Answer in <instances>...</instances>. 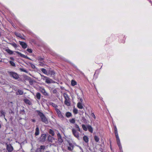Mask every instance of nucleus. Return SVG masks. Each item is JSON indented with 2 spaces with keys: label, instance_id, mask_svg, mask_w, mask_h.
Segmentation results:
<instances>
[{
  "label": "nucleus",
  "instance_id": "1",
  "mask_svg": "<svg viewBox=\"0 0 152 152\" xmlns=\"http://www.w3.org/2000/svg\"><path fill=\"white\" fill-rule=\"evenodd\" d=\"M36 112L37 113L38 115L40 117L41 121L46 124H47L48 123V119L45 117L44 114L41 112L39 110H36Z\"/></svg>",
  "mask_w": 152,
  "mask_h": 152
},
{
  "label": "nucleus",
  "instance_id": "2",
  "mask_svg": "<svg viewBox=\"0 0 152 152\" xmlns=\"http://www.w3.org/2000/svg\"><path fill=\"white\" fill-rule=\"evenodd\" d=\"M114 131L115 135L116 138L117 144L119 148V149H120V150H121V149H122V148L121 143H120V140L119 138V136H118L117 130H114Z\"/></svg>",
  "mask_w": 152,
  "mask_h": 152
},
{
  "label": "nucleus",
  "instance_id": "3",
  "mask_svg": "<svg viewBox=\"0 0 152 152\" xmlns=\"http://www.w3.org/2000/svg\"><path fill=\"white\" fill-rule=\"evenodd\" d=\"M74 128H72V132L73 135L75 137L78 139L79 137V133Z\"/></svg>",
  "mask_w": 152,
  "mask_h": 152
},
{
  "label": "nucleus",
  "instance_id": "4",
  "mask_svg": "<svg viewBox=\"0 0 152 152\" xmlns=\"http://www.w3.org/2000/svg\"><path fill=\"white\" fill-rule=\"evenodd\" d=\"M10 75L15 79H17L19 78L18 75L16 73L13 72H9Z\"/></svg>",
  "mask_w": 152,
  "mask_h": 152
},
{
  "label": "nucleus",
  "instance_id": "5",
  "mask_svg": "<svg viewBox=\"0 0 152 152\" xmlns=\"http://www.w3.org/2000/svg\"><path fill=\"white\" fill-rule=\"evenodd\" d=\"M39 91L44 96H48L49 95L48 93L46 91L45 88L42 87H40L39 88Z\"/></svg>",
  "mask_w": 152,
  "mask_h": 152
},
{
  "label": "nucleus",
  "instance_id": "6",
  "mask_svg": "<svg viewBox=\"0 0 152 152\" xmlns=\"http://www.w3.org/2000/svg\"><path fill=\"white\" fill-rule=\"evenodd\" d=\"M6 149L8 151V152H12L13 150V147L10 144H8L7 143H6Z\"/></svg>",
  "mask_w": 152,
  "mask_h": 152
},
{
  "label": "nucleus",
  "instance_id": "7",
  "mask_svg": "<svg viewBox=\"0 0 152 152\" xmlns=\"http://www.w3.org/2000/svg\"><path fill=\"white\" fill-rule=\"evenodd\" d=\"M57 136L58 143H60V144L61 143L63 142V140L59 132L57 134Z\"/></svg>",
  "mask_w": 152,
  "mask_h": 152
},
{
  "label": "nucleus",
  "instance_id": "8",
  "mask_svg": "<svg viewBox=\"0 0 152 152\" xmlns=\"http://www.w3.org/2000/svg\"><path fill=\"white\" fill-rule=\"evenodd\" d=\"M19 42L23 48L26 49L27 48V45L26 43L20 41H19Z\"/></svg>",
  "mask_w": 152,
  "mask_h": 152
},
{
  "label": "nucleus",
  "instance_id": "9",
  "mask_svg": "<svg viewBox=\"0 0 152 152\" xmlns=\"http://www.w3.org/2000/svg\"><path fill=\"white\" fill-rule=\"evenodd\" d=\"M15 52L16 53H17V54H18L19 55H20V56L22 57H23V58H25L26 59L31 60L30 58L29 57H28L26 56H25L23 54H21L19 52L15 51Z\"/></svg>",
  "mask_w": 152,
  "mask_h": 152
},
{
  "label": "nucleus",
  "instance_id": "10",
  "mask_svg": "<svg viewBox=\"0 0 152 152\" xmlns=\"http://www.w3.org/2000/svg\"><path fill=\"white\" fill-rule=\"evenodd\" d=\"M46 138V134H42L41 136L39 138L40 140L42 142L45 141Z\"/></svg>",
  "mask_w": 152,
  "mask_h": 152
},
{
  "label": "nucleus",
  "instance_id": "11",
  "mask_svg": "<svg viewBox=\"0 0 152 152\" xmlns=\"http://www.w3.org/2000/svg\"><path fill=\"white\" fill-rule=\"evenodd\" d=\"M64 103L67 106H70L71 104V102L70 100V99L65 100Z\"/></svg>",
  "mask_w": 152,
  "mask_h": 152
},
{
  "label": "nucleus",
  "instance_id": "12",
  "mask_svg": "<svg viewBox=\"0 0 152 152\" xmlns=\"http://www.w3.org/2000/svg\"><path fill=\"white\" fill-rule=\"evenodd\" d=\"M69 146L68 147L67 149L69 151H72L73 150L74 148V145L71 143H69Z\"/></svg>",
  "mask_w": 152,
  "mask_h": 152
},
{
  "label": "nucleus",
  "instance_id": "13",
  "mask_svg": "<svg viewBox=\"0 0 152 152\" xmlns=\"http://www.w3.org/2000/svg\"><path fill=\"white\" fill-rule=\"evenodd\" d=\"M36 128L35 129V136H37L39 135V128L37 125L36 126Z\"/></svg>",
  "mask_w": 152,
  "mask_h": 152
},
{
  "label": "nucleus",
  "instance_id": "14",
  "mask_svg": "<svg viewBox=\"0 0 152 152\" xmlns=\"http://www.w3.org/2000/svg\"><path fill=\"white\" fill-rule=\"evenodd\" d=\"M88 129V131L91 133H92L93 132V128L89 124L87 125Z\"/></svg>",
  "mask_w": 152,
  "mask_h": 152
},
{
  "label": "nucleus",
  "instance_id": "15",
  "mask_svg": "<svg viewBox=\"0 0 152 152\" xmlns=\"http://www.w3.org/2000/svg\"><path fill=\"white\" fill-rule=\"evenodd\" d=\"M48 75H50L52 77H53L54 76V75L55 74V73L52 70H49L48 72Z\"/></svg>",
  "mask_w": 152,
  "mask_h": 152
},
{
  "label": "nucleus",
  "instance_id": "16",
  "mask_svg": "<svg viewBox=\"0 0 152 152\" xmlns=\"http://www.w3.org/2000/svg\"><path fill=\"white\" fill-rule=\"evenodd\" d=\"M24 101L26 104H28L29 105H31L32 104L31 102L28 99H24Z\"/></svg>",
  "mask_w": 152,
  "mask_h": 152
},
{
  "label": "nucleus",
  "instance_id": "17",
  "mask_svg": "<svg viewBox=\"0 0 152 152\" xmlns=\"http://www.w3.org/2000/svg\"><path fill=\"white\" fill-rule=\"evenodd\" d=\"M77 106L78 108L80 109H82L83 108L82 103L80 102L77 103Z\"/></svg>",
  "mask_w": 152,
  "mask_h": 152
},
{
  "label": "nucleus",
  "instance_id": "18",
  "mask_svg": "<svg viewBox=\"0 0 152 152\" xmlns=\"http://www.w3.org/2000/svg\"><path fill=\"white\" fill-rule=\"evenodd\" d=\"M41 70L42 72L44 74L48 75V72L44 68H42L41 69Z\"/></svg>",
  "mask_w": 152,
  "mask_h": 152
},
{
  "label": "nucleus",
  "instance_id": "19",
  "mask_svg": "<svg viewBox=\"0 0 152 152\" xmlns=\"http://www.w3.org/2000/svg\"><path fill=\"white\" fill-rule=\"evenodd\" d=\"M15 34L17 37H20L21 38V39H25L23 37H22V36L19 33H15Z\"/></svg>",
  "mask_w": 152,
  "mask_h": 152
},
{
  "label": "nucleus",
  "instance_id": "20",
  "mask_svg": "<svg viewBox=\"0 0 152 152\" xmlns=\"http://www.w3.org/2000/svg\"><path fill=\"white\" fill-rule=\"evenodd\" d=\"M47 79H46L45 82L47 84H50L51 83V81H52V79L47 77Z\"/></svg>",
  "mask_w": 152,
  "mask_h": 152
},
{
  "label": "nucleus",
  "instance_id": "21",
  "mask_svg": "<svg viewBox=\"0 0 152 152\" xmlns=\"http://www.w3.org/2000/svg\"><path fill=\"white\" fill-rule=\"evenodd\" d=\"M82 127L83 130L85 131H87L88 130L87 125L86 126L84 124H82Z\"/></svg>",
  "mask_w": 152,
  "mask_h": 152
},
{
  "label": "nucleus",
  "instance_id": "22",
  "mask_svg": "<svg viewBox=\"0 0 152 152\" xmlns=\"http://www.w3.org/2000/svg\"><path fill=\"white\" fill-rule=\"evenodd\" d=\"M41 95L39 92L37 93L36 94V97L38 100H40L41 98Z\"/></svg>",
  "mask_w": 152,
  "mask_h": 152
},
{
  "label": "nucleus",
  "instance_id": "23",
  "mask_svg": "<svg viewBox=\"0 0 152 152\" xmlns=\"http://www.w3.org/2000/svg\"><path fill=\"white\" fill-rule=\"evenodd\" d=\"M5 51L9 54L10 55L12 54L13 53V51L10 50L8 49H6Z\"/></svg>",
  "mask_w": 152,
  "mask_h": 152
},
{
  "label": "nucleus",
  "instance_id": "24",
  "mask_svg": "<svg viewBox=\"0 0 152 152\" xmlns=\"http://www.w3.org/2000/svg\"><path fill=\"white\" fill-rule=\"evenodd\" d=\"M5 113L3 110H0V117H2L4 116V117L5 116Z\"/></svg>",
  "mask_w": 152,
  "mask_h": 152
},
{
  "label": "nucleus",
  "instance_id": "25",
  "mask_svg": "<svg viewBox=\"0 0 152 152\" xmlns=\"http://www.w3.org/2000/svg\"><path fill=\"white\" fill-rule=\"evenodd\" d=\"M83 140L86 142H88V138L86 136H84L83 137Z\"/></svg>",
  "mask_w": 152,
  "mask_h": 152
},
{
  "label": "nucleus",
  "instance_id": "26",
  "mask_svg": "<svg viewBox=\"0 0 152 152\" xmlns=\"http://www.w3.org/2000/svg\"><path fill=\"white\" fill-rule=\"evenodd\" d=\"M37 60L39 61V63L41 62H44L43 58L41 57L40 56H39L38 57Z\"/></svg>",
  "mask_w": 152,
  "mask_h": 152
},
{
  "label": "nucleus",
  "instance_id": "27",
  "mask_svg": "<svg viewBox=\"0 0 152 152\" xmlns=\"http://www.w3.org/2000/svg\"><path fill=\"white\" fill-rule=\"evenodd\" d=\"M63 96L65 100L69 99L68 94L66 93L64 94Z\"/></svg>",
  "mask_w": 152,
  "mask_h": 152
},
{
  "label": "nucleus",
  "instance_id": "28",
  "mask_svg": "<svg viewBox=\"0 0 152 152\" xmlns=\"http://www.w3.org/2000/svg\"><path fill=\"white\" fill-rule=\"evenodd\" d=\"M73 112L74 114H76L78 113V110L77 108L74 107L73 110Z\"/></svg>",
  "mask_w": 152,
  "mask_h": 152
},
{
  "label": "nucleus",
  "instance_id": "29",
  "mask_svg": "<svg viewBox=\"0 0 152 152\" xmlns=\"http://www.w3.org/2000/svg\"><path fill=\"white\" fill-rule=\"evenodd\" d=\"M66 116L67 118H69L72 115V113L69 112H67L66 113Z\"/></svg>",
  "mask_w": 152,
  "mask_h": 152
},
{
  "label": "nucleus",
  "instance_id": "30",
  "mask_svg": "<svg viewBox=\"0 0 152 152\" xmlns=\"http://www.w3.org/2000/svg\"><path fill=\"white\" fill-rule=\"evenodd\" d=\"M75 127L76 129H77V131H78L80 132H81L80 129V128L78 125L77 124H75Z\"/></svg>",
  "mask_w": 152,
  "mask_h": 152
},
{
  "label": "nucleus",
  "instance_id": "31",
  "mask_svg": "<svg viewBox=\"0 0 152 152\" xmlns=\"http://www.w3.org/2000/svg\"><path fill=\"white\" fill-rule=\"evenodd\" d=\"M69 121L71 124H74L75 122V118H72L71 119H70L69 120Z\"/></svg>",
  "mask_w": 152,
  "mask_h": 152
},
{
  "label": "nucleus",
  "instance_id": "32",
  "mask_svg": "<svg viewBox=\"0 0 152 152\" xmlns=\"http://www.w3.org/2000/svg\"><path fill=\"white\" fill-rule=\"evenodd\" d=\"M49 133L52 136H54L55 134L54 131L51 129H50L49 130Z\"/></svg>",
  "mask_w": 152,
  "mask_h": 152
},
{
  "label": "nucleus",
  "instance_id": "33",
  "mask_svg": "<svg viewBox=\"0 0 152 152\" xmlns=\"http://www.w3.org/2000/svg\"><path fill=\"white\" fill-rule=\"evenodd\" d=\"M94 139L96 142H98L99 140V137L96 135L94 136Z\"/></svg>",
  "mask_w": 152,
  "mask_h": 152
},
{
  "label": "nucleus",
  "instance_id": "34",
  "mask_svg": "<svg viewBox=\"0 0 152 152\" xmlns=\"http://www.w3.org/2000/svg\"><path fill=\"white\" fill-rule=\"evenodd\" d=\"M82 121L85 123H87V120L84 117H82Z\"/></svg>",
  "mask_w": 152,
  "mask_h": 152
},
{
  "label": "nucleus",
  "instance_id": "35",
  "mask_svg": "<svg viewBox=\"0 0 152 152\" xmlns=\"http://www.w3.org/2000/svg\"><path fill=\"white\" fill-rule=\"evenodd\" d=\"M41 76V79L43 80H45L46 81V79H47V77L45 76L44 75L40 74Z\"/></svg>",
  "mask_w": 152,
  "mask_h": 152
},
{
  "label": "nucleus",
  "instance_id": "36",
  "mask_svg": "<svg viewBox=\"0 0 152 152\" xmlns=\"http://www.w3.org/2000/svg\"><path fill=\"white\" fill-rule=\"evenodd\" d=\"M45 146L44 145H41L39 148V149L41 150L42 151H43L45 149Z\"/></svg>",
  "mask_w": 152,
  "mask_h": 152
},
{
  "label": "nucleus",
  "instance_id": "37",
  "mask_svg": "<svg viewBox=\"0 0 152 152\" xmlns=\"http://www.w3.org/2000/svg\"><path fill=\"white\" fill-rule=\"evenodd\" d=\"M71 84L72 86H74L77 84V83L75 80H72L71 81Z\"/></svg>",
  "mask_w": 152,
  "mask_h": 152
},
{
  "label": "nucleus",
  "instance_id": "38",
  "mask_svg": "<svg viewBox=\"0 0 152 152\" xmlns=\"http://www.w3.org/2000/svg\"><path fill=\"white\" fill-rule=\"evenodd\" d=\"M10 44L12 45V46L14 47L15 48H17V44L15 43H10Z\"/></svg>",
  "mask_w": 152,
  "mask_h": 152
},
{
  "label": "nucleus",
  "instance_id": "39",
  "mask_svg": "<svg viewBox=\"0 0 152 152\" xmlns=\"http://www.w3.org/2000/svg\"><path fill=\"white\" fill-rule=\"evenodd\" d=\"M9 63L11 65H12V66H15V64L13 61H9Z\"/></svg>",
  "mask_w": 152,
  "mask_h": 152
},
{
  "label": "nucleus",
  "instance_id": "40",
  "mask_svg": "<svg viewBox=\"0 0 152 152\" xmlns=\"http://www.w3.org/2000/svg\"><path fill=\"white\" fill-rule=\"evenodd\" d=\"M50 104L52 105V106L56 108L58 107L57 105L54 103L51 102Z\"/></svg>",
  "mask_w": 152,
  "mask_h": 152
},
{
  "label": "nucleus",
  "instance_id": "41",
  "mask_svg": "<svg viewBox=\"0 0 152 152\" xmlns=\"http://www.w3.org/2000/svg\"><path fill=\"white\" fill-rule=\"evenodd\" d=\"M20 113L21 114L23 115L25 113V110L23 108L22 109L20 110Z\"/></svg>",
  "mask_w": 152,
  "mask_h": 152
},
{
  "label": "nucleus",
  "instance_id": "42",
  "mask_svg": "<svg viewBox=\"0 0 152 152\" xmlns=\"http://www.w3.org/2000/svg\"><path fill=\"white\" fill-rule=\"evenodd\" d=\"M51 90L52 91L53 93L54 94H56L57 92V91L56 89H54V88H52Z\"/></svg>",
  "mask_w": 152,
  "mask_h": 152
},
{
  "label": "nucleus",
  "instance_id": "43",
  "mask_svg": "<svg viewBox=\"0 0 152 152\" xmlns=\"http://www.w3.org/2000/svg\"><path fill=\"white\" fill-rule=\"evenodd\" d=\"M28 64H30V65L31 66V67L33 68V69H35V66L33 64H32V63H30V62H29L28 63Z\"/></svg>",
  "mask_w": 152,
  "mask_h": 152
},
{
  "label": "nucleus",
  "instance_id": "44",
  "mask_svg": "<svg viewBox=\"0 0 152 152\" xmlns=\"http://www.w3.org/2000/svg\"><path fill=\"white\" fill-rule=\"evenodd\" d=\"M20 70L21 71L23 72L26 73H28V71L26 70L24 68H20Z\"/></svg>",
  "mask_w": 152,
  "mask_h": 152
},
{
  "label": "nucleus",
  "instance_id": "45",
  "mask_svg": "<svg viewBox=\"0 0 152 152\" xmlns=\"http://www.w3.org/2000/svg\"><path fill=\"white\" fill-rule=\"evenodd\" d=\"M58 115V116L61 117V118H63V115H62L61 112L60 111V112H59V113H57Z\"/></svg>",
  "mask_w": 152,
  "mask_h": 152
},
{
  "label": "nucleus",
  "instance_id": "46",
  "mask_svg": "<svg viewBox=\"0 0 152 152\" xmlns=\"http://www.w3.org/2000/svg\"><path fill=\"white\" fill-rule=\"evenodd\" d=\"M18 92L20 95H21L23 94V92L21 90H18Z\"/></svg>",
  "mask_w": 152,
  "mask_h": 152
},
{
  "label": "nucleus",
  "instance_id": "47",
  "mask_svg": "<svg viewBox=\"0 0 152 152\" xmlns=\"http://www.w3.org/2000/svg\"><path fill=\"white\" fill-rule=\"evenodd\" d=\"M27 51L30 53H31L32 52V50L31 49L28 48L27 49Z\"/></svg>",
  "mask_w": 152,
  "mask_h": 152
},
{
  "label": "nucleus",
  "instance_id": "48",
  "mask_svg": "<svg viewBox=\"0 0 152 152\" xmlns=\"http://www.w3.org/2000/svg\"><path fill=\"white\" fill-rule=\"evenodd\" d=\"M42 151L39 149V148H37V150H36V152H42Z\"/></svg>",
  "mask_w": 152,
  "mask_h": 152
},
{
  "label": "nucleus",
  "instance_id": "49",
  "mask_svg": "<svg viewBox=\"0 0 152 152\" xmlns=\"http://www.w3.org/2000/svg\"><path fill=\"white\" fill-rule=\"evenodd\" d=\"M55 110H56V111L57 113H59V112H60V111L59 110L58 108H56Z\"/></svg>",
  "mask_w": 152,
  "mask_h": 152
},
{
  "label": "nucleus",
  "instance_id": "50",
  "mask_svg": "<svg viewBox=\"0 0 152 152\" xmlns=\"http://www.w3.org/2000/svg\"><path fill=\"white\" fill-rule=\"evenodd\" d=\"M91 116L93 117L94 119L95 118V116L94 113H92L91 114Z\"/></svg>",
  "mask_w": 152,
  "mask_h": 152
},
{
  "label": "nucleus",
  "instance_id": "51",
  "mask_svg": "<svg viewBox=\"0 0 152 152\" xmlns=\"http://www.w3.org/2000/svg\"><path fill=\"white\" fill-rule=\"evenodd\" d=\"M41 62V63H39L40 64H39V65H40V66H43L44 65V64L43 63V62Z\"/></svg>",
  "mask_w": 152,
  "mask_h": 152
},
{
  "label": "nucleus",
  "instance_id": "52",
  "mask_svg": "<svg viewBox=\"0 0 152 152\" xmlns=\"http://www.w3.org/2000/svg\"><path fill=\"white\" fill-rule=\"evenodd\" d=\"M11 111H10L9 112V113L10 114H12H12H14V112L13 111H12V110H10Z\"/></svg>",
  "mask_w": 152,
  "mask_h": 152
},
{
  "label": "nucleus",
  "instance_id": "53",
  "mask_svg": "<svg viewBox=\"0 0 152 152\" xmlns=\"http://www.w3.org/2000/svg\"><path fill=\"white\" fill-rule=\"evenodd\" d=\"M10 59L13 61H14V58L12 57H10Z\"/></svg>",
  "mask_w": 152,
  "mask_h": 152
},
{
  "label": "nucleus",
  "instance_id": "54",
  "mask_svg": "<svg viewBox=\"0 0 152 152\" xmlns=\"http://www.w3.org/2000/svg\"><path fill=\"white\" fill-rule=\"evenodd\" d=\"M79 72L80 73V74H82V75H84V74L83 72H82L80 71L79 70H78Z\"/></svg>",
  "mask_w": 152,
  "mask_h": 152
},
{
  "label": "nucleus",
  "instance_id": "55",
  "mask_svg": "<svg viewBox=\"0 0 152 152\" xmlns=\"http://www.w3.org/2000/svg\"><path fill=\"white\" fill-rule=\"evenodd\" d=\"M80 102H81V103L83 102V100L81 98L80 99Z\"/></svg>",
  "mask_w": 152,
  "mask_h": 152
},
{
  "label": "nucleus",
  "instance_id": "56",
  "mask_svg": "<svg viewBox=\"0 0 152 152\" xmlns=\"http://www.w3.org/2000/svg\"><path fill=\"white\" fill-rule=\"evenodd\" d=\"M55 83V82L53 81L52 80V81H51V83Z\"/></svg>",
  "mask_w": 152,
  "mask_h": 152
},
{
  "label": "nucleus",
  "instance_id": "57",
  "mask_svg": "<svg viewBox=\"0 0 152 152\" xmlns=\"http://www.w3.org/2000/svg\"><path fill=\"white\" fill-rule=\"evenodd\" d=\"M31 121L33 122H35V120L34 119H31Z\"/></svg>",
  "mask_w": 152,
  "mask_h": 152
},
{
  "label": "nucleus",
  "instance_id": "58",
  "mask_svg": "<svg viewBox=\"0 0 152 152\" xmlns=\"http://www.w3.org/2000/svg\"><path fill=\"white\" fill-rule=\"evenodd\" d=\"M117 130L116 127L115 126H114V130Z\"/></svg>",
  "mask_w": 152,
  "mask_h": 152
},
{
  "label": "nucleus",
  "instance_id": "59",
  "mask_svg": "<svg viewBox=\"0 0 152 152\" xmlns=\"http://www.w3.org/2000/svg\"><path fill=\"white\" fill-rule=\"evenodd\" d=\"M4 119H5V121H7V119L6 118H5V116L4 117Z\"/></svg>",
  "mask_w": 152,
  "mask_h": 152
},
{
  "label": "nucleus",
  "instance_id": "60",
  "mask_svg": "<svg viewBox=\"0 0 152 152\" xmlns=\"http://www.w3.org/2000/svg\"><path fill=\"white\" fill-rule=\"evenodd\" d=\"M45 152H50L49 151H46Z\"/></svg>",
  "mask_w": 152,
  "mask_h": 152
},
{
  "label": "nucleus",
  "instance_id": "61",
  "mask_svg": "<svg viewBox=\"0 0 152 152\" xmlns=\"http://www.w3.org/2000/svg\"><path fill=\"white\" fill-rule=\"evenodd\" d=\"M80 149H82L81 148V147L80 148Z\"/></svg>",
  "mask_w": 152,
  "mask_h": 152
},
{
  "label": "nucleus",
  "instance_id": "62",
  "mask_svg": "<svg viewBox=\"0 0 152 152\" xmlns=\"http://www.w3.org/2000/svg\"><path fill=\"white\" fill-rule=\"evenodd\" d=\"M1 35V33L0 32V36Z\"/></svg>",
  "mask_w": 152,
  "mask_h": 152
}]
</instances>
